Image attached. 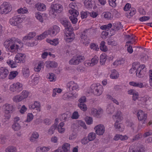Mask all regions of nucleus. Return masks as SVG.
Listing matches in <instances>:
<instances>
[{
    "instance_id": "f257e3e1",
    "label": "nucleus",
    "mask_w": 152,
    "mask_h": 152,
    "mask_svg": "<svg viewBox=\"0 0 152 152\" xmlns=\"http://www.w3.org/2000/svg\"><path fill=\"white\" fill-rule=\"evenodd\" d=\"M19 42L15 39L7 40L4 42V46L7 51L16 53L19 49Z\"/></svg>"
},
{
    "instance_id": "f03ea898",
    "label": "nucleus",
    "mask_w": 152,
    "mask_h": 152,
    "mask_svg": "<svg viewBox=\"0 0 152 152\" xmlns=\"http://www.w3.org/2000/svg\"><path fill=\"white\" fill-rule=\"evenodd\" d=\"M103 91V87L99 84H94L91 86L90 91L95 95L100 96L102 94Z\"/></svg>"
},
{
    "instance_id": "7ed1b4c3",
    "label": "nucleus",
    "mask_w": 152,
    "mask_h": 152,
    "mask_svg": "<svg viewBox=\"0 0 152 152\" xmlns=\"http://www.w3.org/2000/svg\"><path fill=\"white\" fill-rule=\"evenodd\" d=\"M12 10V6L7 2H4L0 6V14H7Z\"/></svg>"
},
{
    "instance_id": "20e7f679",
    "label": "nucleus",
    "mask_w": 152,
    "mask_h": 152,
    "mask_svg": "<svg viewBox=\"0 0 152 152\" xmlns=\"http://www.w3.org/2000/svg\"><path fill=\"white\" fill-rule=\"evenodd\" d=\"M51 9L50 11V13L56 16L57 13H61L63 10V7L60 4H55L51 5Z\"/></svg>"
},
{
    "instance_id": "39448f33",
    "label": "nucleus",
    "mask_w": 152,
    "mask_h": 152,
    "mask_svg": "<svg viewBox=\"0 0 152 152\" xmlns=\"http://www.w3.org/2000/svg\"><path fill=\"white\" fill-rule=\"evenodd\" d=\"M85 59L83 56H74L69 61V64L70 65H77L80 63L83 62Z\"/></svg>"
},
{
    "instance_id": "423d86ee",
    "label": "nucleus",
    "mask_w": 152,
    "mask_h": 152,
    "mask_svg": "<svg viewBox=\"0 0 152 152\" xmlns=\"http://www.w3.org/2000/svg\"><path fill=\"white\" fill-rule=\"evenodd\" d=\"M88 31L87 29L81 32L80 35V42L86 46H87V44L90 42V40L87 37Z\"/></svg>"
},
{
    "instance_id": "0eeeda50",
    "label": "nucleus",
    "mask_w": 152,
    "mask_h": 152,
    "mask_svg": "<svg viewBox=\"0 0 152 152\" xmlns=\"http://www.w3.org/2000/svg\"><path fill=\"white\" fill-rule=\"evenodd\" d=\"M2 109L4 113H12L15 110L14 106L10 104L6 103L3 104L2 107Z\"/></svg>"
},
{
    "instance_id": "6e6552de",
    "label": "nucleus",
    "mask_w": 152,
    "mask_h": 152,
    "mask_svg": "<svg viewBox=\"0 0 152 152\" xmlns=\"http://www.w3.org/2000/svg\"><path fill=\"white\" fill-rule=\"evenodd\" d=\"M137 116L138 120L142 124H145L147 123V114L142 110L138 111L137 113Z\"/></svg>"
},
{
    "instance_id": "1a4fd4ad",
    "label": "nucleus",
    "mask_w": 152,
    "mask_h": 152,
    "mask_svg": "<svg viewBox=\"0 0 152 152\" xmlns=\"http://www.w3.org/2000/svg\"><path fill=\"white\" fill-rule=\"evenodd\" d=\"M19 53H18L16 55L15 58V60L16 61L14 62L13 61L10 59H8L7 61V63L11 68H14L16 67L18 64L17 63L19 62Z\"/></svg>"
},
{
    "instance_id": "9d476101",
    "label": "nucleus",
    "mask_w": 152,
    "mask_h": 152,
    "mask_svg": "<svg viewBox=\"0 0 152 152\" xmlns=\"http://www.w3.org/2000/svg\"><path fill=\"white\" fill-rule=\"evenodd\" d=\"M66 88L67 91H72L77 89L78 88V86L74 81H71L67 84Z\"/></svg>"
},
{
    "instance_id": "9b49d317",
    "label": "nucleus",
    "mask_w": 152,
    "mask_h": 152,
    "mask_svg": "<svg viewBox=\"0 0 152 152\" xmlns=\"http://www.w3.org/2000/svg\"><path fill=\"white\" fill-rule=\"evenodd\" d=\"M61 23L64 26L65 28L69 31L72 30V28L71 26L70 23L66 18H63L60 19Z\"/></svg>"
},
{
    "instance_id": "f8f14e48",
    "label": "nucleus",
    "mask_w": 152,
    "mask_h": 152,
    "mask_svg": "<svg viewBox=\"0 0 152 152\" xmlns=\"http://www.w3.org/2000/svg\"><path fill=\"white\" fill-rule=\"evenodd\" d=\"M145 65L139 66V68L135 71L136 75L139 77H142L145 74L146 69L145 68Z\"/></svg>"
},
{
    "instance_id": "ddd939ff",
    "label": "nucleus",
    "mask_w": 152,
    "mask_h": 152,
    "mask_svg": "<svg viewBox=\"0 0 152 152\" xmlns=\"http://www.w3.org/2000/svg\"><path fill=\"white\" fill-rule=\"evenodd\" d=\"M86 101V98L85 96L82 97L79 100V103L78 104V107L82 110L85 111L87 109L86 105L84 103Z\"/></svg>"
},
{
    "instance_id": "4468645a",
    "label": "nucleus",
    "mask_w": 152,
    "mask_h": 152,
    "mask_svg": "<svg viewBox=\"0 0 152 152\" xmlns=\"http://www.w3.org/2000/svg\"><path fill=\"white\" fill-rule=\"evenodd\" d=\"M113 118L115 121V126L116 127H117L118 126V123L120 122L123 119L121 112L119 111H117L115 115H113Z\"/></svg>"
},
{
    "instance_id": "2eb2a0df",
    "label": "nucleus",
    "mask_w": 152,
    "mask_h": 152,
    "mask_svg": "<svg viewBox=\"0 0 152 152\" xmlns=\"http://www.w3.org/2000/svg\"><path fill=\"white\" fill-rule=\"evenodd\" d=\"M113 118L115 121V126L116 127H117L118 126V123L120 122L123 119L121 112L119 111H117L115 115H113Z\"/></svg>"
},
{
    "instance_id": "dca6fc26",
    "label": "nucleus",
    "mask_w": 152,
    "mask_h": 152,
    "mask_svg": "<svg viewBox=\"0 0 152 152\" xmlns=\"http://www.w3.org/2000/svg\"><path fill=\"white\" fill-rule=\"evenodd\" d=\"M94 129L95 130L96 133L99 135H102L105 132L104 127L101 124L96 126Z\"/></svg>"
},
{
    "instance_id": "f3484780",
    "label": "nucleus",
    "mask_w": 152,
    "mask_h": 152,
    "mask_svg": "<svg viewBox=\"0 0 152 152\" xmlns=\"http://www.w3.org/2000/svg\"><path fill=\"white\" fill-rule=\"evenodd\" d=\"M9 73L8 70L4 67H0V79H3L6 78Z\"/></svg>"
},
{
    "instance_id": "a211bd4d",
    "label": "nucleus",
    "mask_w": 152,
    "mask_h": 152,
    "mask_svg": "<svg viewBox=\"0 0 152 152\" xmlns=\"http://www.w3.org/2000/svg\"><path fill=\"white\" fill-rule=\"evenodd\" d=\"M49 29L50 31V35L52 37L55 36L60 30V28L56 25L54 26L52 28Z\"/></svg>"
},
{
    "instance_id": "6ab92c4d",
    "label": "nucleus",
    "mask_w": 152,
    "mask_h": 152,
    "mask_svg": "<svg viewBox=\"0 0 152 152\" xmlns=\"http://www.w3.org/2000/svg\"><path fill=\"white\" fill-rule=\"evenodd\" d=\"M9 23L12 25L18 27L19 24V15L15 16L11 18L10 20Z\"/></svg>"
},
{
    "instance_id": "aec40b11",
    "label": "nucleus",
    "mask_w": 152,
    "mask_h": 152,
    "mask_svg": "<svg viewBox=\"0 0 152 152\" xmlns=\"http://www.w3.org/2000/svg\"><path fill=\"white\" fill-rule=\"evenodd\" d=\"M70 148L69 144L65 143L63 145L62 147H59L58 149L59 152H69Z\"/></svg>"
},
{
    "instance_id": "412c9836",
    "label": "nucleus",
    "mask_w": 152,
    "mask_h": 152,
    "mask_svg": "<svg viewBox=\"0 0 152 152\" xmlns=\"http://www.w3.org/2000/svg\"><path fill=\"white\" fill-rule=\"evenodd\" d=\"M19 118L16 117L14 118V123L12 126V128L14 131H18L19 130Z\"/></svg>"
},
{
    "instance_id": "4be33fe9",
    "label": "nucleus",
    "mask_w": 152,
    "mask_h": 152,
    "mask_svg": "<svg viewBox=\"0 0 152 152\" xmlns=\"http://www.w3.org/2000/svg\"><path fill=\"white\" fill-rule=\"evenodd\" d=\"M103 113V110L101 109L97 110L95 108H93L91 110V113L94 116L97 118H99L100 115H102Z\"/></svg>"
},
{
    "instance_id": "5701e85b",
    "label": "nucleus",
    "mask_w": 152,
    "mask_h": 152,
    "mask_svg": "<svg viewBox=\"0 0 152 152\" xmlns=\"http://www.w3.org/2000/svg\"><path fill=\"white\" fill-rule=\"evenodd\" d=\"M22 73L24 77H28L29 76V70L28 68L26 66L23 67L22 70Z\"/></svg>"
},
{
    "instance_id": "b1692460",
    "label": "nucleus",
    "mask_w": 152,
    "mask_h": 152,
    "mask_svg": "<svg viewBox=\"0 0 152 152\" xmlns=\"http://www.w3.org/2000/svg\"><path fill=\"white\" fill-rule=\"evenodd\" d=\"M130 86L140 88L144 87V85L143 83L141 82H135L134 81L130 82L129 83Z\"/></svg>"
},
{
    "instance_id": "393cba45",
    "label": "nucleus",
    "mask_w": 152,
    "mask_h": 152,
    "mask_svg": "<svg viewBox=\"0 0 152 152\" xmlns=\"http://www.w3.org/2000/svg\"><path fill=\"white\" fill-rule=\"evenodd\" d=\"M115 107L113 104H110L108 105L107 107L106 112L109 114H112L114 112Z\"/></svg>"
},
{
    "instance_id": "a878e982",
    "label": "nucleus",
    "mask_w": 152,
    "mask_h": 152,
    "mask_svg": "<svg viewBox=\"0 0 152 152\" xmlns=\"http://www.w3.org/2000/svg\"><path fill=\"white\" fill-rule=\"evenodd\" d=\"M35 7L37 8L38 10L43 11L45 10L46 6L43 4L38 3L36 4Z\"/></svg>"
},
{
    "instance_id": "bb28decb",
    "label": "nucleus",
    "mask_w": 152,
    "mask_h": 152,
    "mask_svg": "<svg viewBox=\"0 0 152 152\" xmlns=\"http://www.w3.org/2000/svg\"><path fill=\"white\" fill-rule=\"evenodd\" d=\"M71 114L69 112H66L65 113H63L61 115V118L66 121H68L70 117Z\"/></svg>"
},
{
    "instance_id": "cd10ccee",
    "label": "nucleus",
    "mask_w": 152,
    "mask_h": 152,
    "mask_svg": "<svg viewBox=\"0 0 152 152\" xmlns=\"http://www.w3.org/2000/svg\"><path fill=\"white\" fill-rule=\"evenodd\" d=\"M99 58L97 56H94V57L91 60V62H89L88 63V65L92 66L96 64H97L99 61Z\"/></svg>"
},
{
    "instance_id": "c85d7f7f",
    "label": "nucleus",
    "mask_w": 152,
    "mask_h": 152,
    "mask_svg": "<svg viewBox=\"0 0 152 152\" xmlns=\"http://www.w3.org/2000/svg\"><path fill=\"white\" fill-rule=\"evenodd\" d=\"M127 139L128 137L126 136H122L121 135L118 134H116L114 138V140H124Z\"/></svg>"
},
{
    "instance_id": "c756f323",
    "label": "nucleus",
    "mask_w": 152,
    "mask_h": 152,
    "mask_svg": "<svg viewBox=\"0 0 152 152\" xmlns=\"http://www.w3.org/2000/svg\"><path fill=\"white\" fill-rule=\"evenodd\" d=\"M73 98V94L68 91L65 93L63 95V98L64 100L72 99Z\"/></svg>"
},
{
    "instance_id": "7c9ffc66",
    "label": "nucleus",
    "mask_w": 152,
    "mask_h": 152,
    "mask_svg": "<svg viewBox=\"0 0 152 152\" xmlns=\"http://www.w3.org/2000/svg\"><path fill=\"white\" fill-rule=\"evenodd\" d=\"M28 92L26 90L23 91L20 96V102L26 98L28 96Z\"/></svg>"
},
{
    "instance_id": "2f4dec72",
    "label": "nucleus",
    "mask_w": 152,
    "mask_h": 152,
    "mask_svg": "<svg viewBox=\"0 0 152 152\" xmlns=\"http://www.w3.org/2000/svg\"><path fill=\"white\" fill-rule=\"evenodd\" d=\"M74 7L72 8V9H70L69 10V12L73 17H77L79 14V12L76 10L74 9Z\"/></svg>"
},
{
    "instance_id": "473e14b6",
    "label": "nucleus",
    "mask_w": 152,
    "mask_h": 152,
    "mask_svg": "<svg viewBox=\"0 0 152 152\" xmlns=\"http://www.w3.org/2000/svg\"><path fill=\"white\" fill-rule=\"evenodd\" d=\"M111 74L110 75V77L111 78L116 79L119 77V74L118 72L115 69L111 70Z\"/></svg>"
},
{
    "instance_id": "72a5a7b5",
    "label": "nucleus",
    "mask_w": 152,
    "mask_h": 152,
    "mask_svg": "<svg viewBox=\"0 0 152 152\" xmlns=\"http://www.w3.org/2000/svg\"><path fill=\"white\" fill-rule=\"evenodd\" d=\"M93 1L92 0H85L84 3L85 7L88 8H91Z\"/></svg>"
},
{
    "instance_id": "f704fd0d",
    "label": "nucleus",
    "mask_w": 152,
    "mask_h": 152,
    "mask_svg": "<svg viewBox=\"0 0 152 152\" xmlns=\"http://www.w3.org/2000/svg\"><path fill=\"white\" fill-rule=\"evenodd\" d=\"M57 66V64L54 61H49L47 62L46 66L48 67H56Z\"/></svg>"
},
{
    "instance_id": "c9c22d12",
    "label": "nucleus",
    "mask_w": 152,
    "mask_h": 152,
    "mask_svg": "<svg viewBox=\"0 0 152 152\" xmlns=\"http://www.w3.org/2000/svg\"><path fill=\"white\" fill-rule=\"evenodd\" d=\"M57 124L55 123L53 125H52L49 129L48 130V134H49L52 135L54 133L55 130L56 129Z\"/></svg>"
},
{
    "instance_id": "e433bc0d",
    "label": "nucleus",
    "mask_w": 152,
    "mask_h": 152,
    "mask_svg": "<svg viewBox=\"0 0 152 152\" xmlns=\"http://www.w3.org/2000/svg\"><path fill=\"white\" fill-rule=\"evenodd\" d=\"M19 88V83L13 84L10 86V91L14 92L18 90Z\"/></svg>"
},
{
    "instance_id": "4c0bfd02",
    "label": "nucleus",
    "mask_w": 152,
    "mask_h": 152,
    "mask_svg": "<svg viewBox=\"0 0 152 152\" xmlns=\"http://www.w3.org/2000/svg\"><path fill=\"white\" fill-rule=\"evenodd\" d=\"M107 59L106 55L105 53L101 54L100 57V62L101 64H104Z\"/></svg>"
},
{
    "instance_id": "58836bf2",
    "label": "nucleus",
    "mask_w": 152,
    "mask_h": 152,
    "mask_svg": "<svg viewBox=\"0 0 152 152\" xmlns=\"http://www.w3.org/2000/svg\"><path fill=\"white\" fill-rule=\"evenodd\" d=\"M102 16L108 20H110L112 18L111 13L109 12H104L102 14Z\"/></svg>"
},
{
    "instance_id": "ea45409f",
    "label": "nucleus",
    "mask_w": 152,
    "mask_h": 152,
    "mask_svg": "<svg viewBox=\"0 0 152 152\" xmlns=\"http://www.w3.org/2000/svg\"><path fill=\"white\" fill-rule=\"evenodd\" d=\"M136 13V10L134 8H131L130 10L128 12V13H129V15L128 14L127 17L129 18H130L132 16Z\"/></svg>"
},
{
    "instance_id": "a19ab883",
    "label": "nucleus",
    "mask_w": 152,
    "mask_h": 152,
    "mask_svg": "<svg viewBox=\"0 0 152 152\" xmlns=\"http://www.w3.org/2000/svg\"><path fill=\"white\" fill-rule=\"evenodd\" d=\"M137 152H145V149L144 146L140 144L136 147Z\"/></svg>"
},
{
    "instance_id": "79ce46f5",
    "label": "nucleus",
    "mask_w": 152,
    "mask_h": 152,
    "mask_svg": "<svg viewBox=\"0 0 152 152\" xmlns=\"http://www.w3.org/2000/svg\"><path fill=\"white\" fill-rule=\"evenodd\" d=\"M39 135L37 132H33L30 137V140L32 142H34L35 141V140L38 138Z\"/></svg>"
},
{
    "instance_id": "37998d69",
    "label": "nucleus",
    "mask_w": 152,
    "mask_h": 152,
    "mask_svg": "<svg viewBox=\"0 0 152 152\" xmlns=\"http://www.w3.org/2000/svg\"><path fill=\"white\" fill-rule=\"evenodd\" d=\"M105 42L102 41L101 42L100 46V50L104 52H106L107 50V48L105 45Z\"/></svg>"
},
{
    "instance_id": "c03bdc74",
    "label": "nucleus",
    "mask_w": 152,
    "mask_h": 152,
    "mask_svg": "<svg viewBox=\"0 0 152 152\" xmlns=\"http://www.w3.org/2000/svg\"><path fill=\"white\" fill-rule=\"evenodd\" d=\"M18 72L16 71H12L10 72L9 75V78L10 79H13L18 74Z\"/></svg>"
},
{
    "instance_id": "a18cd8bd",
    "label": "nucleus",
    "mask_w": 152,
    "mask_h": 152,
    "mask_svg": "<svg viewBox=\"0 0 152 152\" xmlns=\"http://www.w3.org/2000/svg\"><path fill=\"white\" fill-rule=\"evenodd\" d=\"M96 137V134L95 133L91 132L89 133L88 136V138L90 141H92Z\"/></svg>"
},
{
    "instance_id": "49530a36",
    "label": "nucleus",
    "mask_w": 152,
    "mask_h": 152,
    "mask_svg": "<svg viewBox=\"0 0 152 152\" xmlns=\"http://www.w3.org/2000/svg\"><path fill=\"white\" fill-rule=\"evenodd\" d=\"M6 152H16V148L12 146L8 147L5 150Z\"/></svg>"
},
{
    "instance_id": "de8ad7c7",
    "label": "nucleus",
    "mask_w": 152,
    "mask_h": 152,
    "mask_svg": "<svg viewBox=\"0 0 152 152\" xmlns=\"http://www.w3.org/2000/svg\"><path fill=\"white\" fill-rule=\"evenodd\" d=\"M142 134L141 133H139L138 134L135 135L133 137V138L132 139V141L134 142L135 141H137L140 139L142 138Z\"/></svg>"
},
{
    "instance_id": "09e8293b",
    "label": "nucleus",
    "mask_w": 152,
    "mask_h": 152,
    "mask_svg": "<svg viewBox=\"0 0 152 152\" xmlns=\"http://www.w3.org/2000/svg\"><path fill=\"white\" fill-rule=\"evenodd\" d=\"M26 55L24 53H20V63H23L26 61Z\"/></svg>"
},
{
    "instance_id": "8fccbe9b",
    "label": "nucleus",
    "mask_w": 152,
    "mask_h": 152,
    "mask_svg": "<svg viewBox=\"0 0 152 152\" xmlns=\"http://www.w3.org/2000/svg\"><path fill=\"white\" fill-rule=\"evenodd\" d=\"M7 139L6 137L4 135L0 136V143L1 144H5L7 142Z\"/></svg>"
},
{
    "instance_id": "3c124183",
    "label": "nucleus",
    "mask_w": 152,
    "mask_h": 152,
    "mask_svg": "<svg viewBox=\"0 0 152 152\" xmlns=\"http://www.w3.org/2000/svg\"><path fill=\"white\" fill-rule=\"evenodd\" d=\"M47 42L55 46L56 45L58 44V41L56 39L53 40L48 39L47 40Z\"/></svg>"
},
{
    "instance_id": "603ef678",
    "label": "nucleus",
    "mask_w": 152,
    "mask_h": 152,
    "mask_svg": "<svg viewBox=\"0 0 152 152\" xmlns=\"http://www.w3.org/2000/svg\"><path fill=\"white\" fill-rule=\"evenodd\" d=\"M35 17L37 20L40 22L42 23L43 21V18L41 14L38 13L35 14Z\"/></svg>"
},
{
    "instance_id": "864d4df0",
    "label": "nucleus",
    "mask_w": 152,
    "mask_h": 152,
    "mask_svg": "<svg viewBox=\"0 0 152 152\" xmlns=\"http://www.w3.org/2000/svg\"><path fill=\"white\" fill-rule=\"evenodd\" d=\"M113 26H114V29L117 30H119L120 28H122L123 27L120 23H114Z\"/></svg>"
},
{
    "instance_id": "5fc2aeb1",
    "label": "nucleus",
    "mask_w": 152,
    "mask_h": 152,
    "mask_svg": "<svg viewBox=\"0 0 152 152\" xmlns=\"http://www.w3.org/2000/svg\"><path fill=\"white\" fill-rule=\"evenodd\" d=\"M108 30H107V31H104L102 32L101 37L103 39H106L108 35Z\"/></svg>"
},
{
    "instance_id": "6e6d98bb",
    "label": "nucleus",
    "mask_w": 152,
    "mask_h": 152,
    "mask_svg": "<svg viewBox=\"0 0 152 152\" xmlns=\"http://www.w3.org/2000/svg\"><path fill=\"white\" fill-rule=\"evenodd\" d=\"M54 74L52 73H49L48 75H47L48 78L50 81H53L54 79Z\"/></svg>"
},
{
    "instance_id": "4d7b16f0",
    "label": "nucleus",
    "mask_w": 152,
    "mask_h": 152,
    "mask_svg": "<svg viewBox=\"0 0 152 152\" xmlns=\"http://www.w3.org/2000/svg\"><path fill=\"white\" fill-rule=\"evenodd\" d=\"M85 121L86 123L88 125L91 124L93 122L92 118L89 117H87L85 118Z\"/></svg>"
},
{
    "instance_id": "13d9d810",
    "label": "nucleus",
    "mask_w": 152,
    "mask_h": 152,
    "mask_svg": "<svg viewBox=\"0 0 152 152\" xmlns=\"http://www.w3.org/2000/svg\"><path fill=\"white\" fill-rule=\"evenodd\" d=\"M28 10L27 8L25 7L23 8H20V17L21 15L20 14H24L27 12Z\"/></svg>"
},
{
    "instance_id": "bf43d9fd",
    "label": "nucleus",
    "mask_w": 152,
    "mask_h": 152,
    "mask_svg": "<svg viewBox=\"0 0 152 152\" xmlns=\"http://www.w3.org/2000/svg\"><path fill=\"white\" fill-rule=\"evenodd\" d=\"M4 119L6 121H8L9 120L11 117L10 114L11 113H4Z\"/></svg>"
},
{
    "instance_id": "052dcab7",
    "label": "nucleus",
    "mask_w": 152,
    "mask_h": 152,
    "mask_svg": "<svg viewBox=\"0 0 152 152\" xmlns=\"http://www.w3.org/2000/svg\"><path fill=\"white\" fill-rule=\"evenodd\" d=\"M34 116L31 113H28L27 115L26 121L28 122H29L31 121L33 118Z\"/></svg>"
},
{
    "instance_id": "680f3d73",
    "label": "nucleus",
    "mask_w": 152,
    "mask_h": 152,
    "mask_svg": "<svg viewBox=\"0 0 152 152\" xmlns=\"http://www.w3.org/2000/svg\"><path fill=\"white\" fill-rule=\"evenodd\" d=\"M110 5L113 7H115L116 5V0H108Z\"/></svg>"
},
{
    "instance_id": "e2e57ef3",
    "label": "nucleus",
    "mask_w": 152,
    "mask_h": 152,
    "mask_svg": "<svg viewBox=\"0 0 152 152\" xmlns=\"http://www.w3.org/2000/svg\"><path fill=\"white\" fill-rule=\"evenodd\" d=\"M76 18L77 17H73L72 16L69 17V19L72 23L75 24L77 22V19Z\"/></svg>"
},
{
    "instance_id": "0e129e2a",
    "label": "nucleus",
    "mask_w": 152,
    "mask_h": 152,
    "mask_svg": "<svg viewBox=\"0 0 152 152\" xmlns=\"http://www.w3.org/2000/svg\"><path fill=\"white\" fill-rule=\"evenodd\" d=\"M90 141L86 137L83 138L81 140V142L82 144L85 145L89 142Z\"/></svg>"
},
{
    "instance_id": "69168bd1",
    "label": "nucleus",
    "mask_w": 152,
    "mask_h": 152,
    "mask_svg": "<svg viewBox=\"0 0 152 152\" xmlns=\"http://www.w3.org/2000/svg\"><path fill=\"white\" fill-rule=\"evenodd\" d=\"M79 116V115L77 112L75 111L73 113L72 118L73 119H77L78 118Z\"/></svg>"
},
{
    "instance_id": "338daca9",
    "label": "nucleus",
    "mask_w": 152,
    "mask_h": 152,
    "mask_svg": "<svg viewBox=\"0 0 152 152\" xmlns=\"http://www.w3.org/2000/svg\"><path fill=\"white\" fill-rule=\"evenodd\" d=\"M139 64L138 62H134L132 64V67L136 69L139 68Z\"/></svg>"
},
{
    "instance_id": "774afa93",
    "label": "nucleus",
    "mask_w": 152,
    "mask_h": 152,
    "mask_svg": "<svg viewBox=\"0 0 152 152\" xmlns=\"http://www.w3.org/2000/svg\"><path fill=\"white\" fill-rule=\"evenodd\" d=\"M131 4L129 3H127L125 6L124 7V10L125 11H128L131 9Z\"/></svg>"
}]
</instances>
